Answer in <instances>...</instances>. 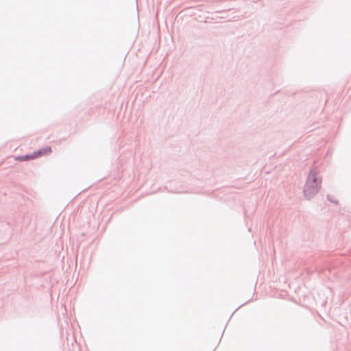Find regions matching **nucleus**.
Returning <instances> with one entry per match:
<instances>
[{
  "label": "nucleus",
  "mask_w": 351,
  "mask_h": 351,
  "mask_svg": "<svg viewBox=\"0 0 351 351\" xmlns=\"http://www.w3.org/2000/svg\"><path fill=\"white\" fill-rule=\"evenodd\" d=\"M321 184L322 178L315 170V168L311 169L308 172V199L318 193L321 189Z\"/></svg>",
  "instance_id": "1"
},
{
  "label": "nucleus",
  "mask_w": 351,
  "mask_h": 351,
  "mask_svg": "<svg viewBox=\"0 0 351 351\" xmlns=\"http://www.w3.org/2000/svg\"><path fill=\"white\" fill-rule=\"evenodd\" d=\"M51 147H48L47 148H45V149H43V150H40L36 153H34L35 156H40L43 154V152H51Z\"/></svg>",
  "instance_id": "2"
},
{
  "label": "nucleus",
  "mask_w": 351,
  "mask_h": 351,
  "mask_svg": "<svg viewBox=\"0 0 351 351\" xmlns=\"http://www.w3.org/2000/svg\"><path fill=\"white\" fill-rule=\"evenodd\" d=\"M327 199H328L330 202H333V203H335V204H337V203H338V202H337V201L334 200V199H333V198H332V197H331L330 195H327Z\"/></svg>",
  "instance_id": "3"
},
{
  "label": "nucleus",
  "mask_w": 351,
  "mask_h": 351,
  "mask_svg": "<svg viewBox=\"0 0 351 351\" xmlns=\"http://www.w3.org/2000/svg\"><path fill=\"white\" fill-rule=\"evenodd\" d=\"M23 158L25 159H29V158H34V157H33L32 156L26 155V156H23Z\"/></svg>",
  "instance_id": "4"
}]
</instances>
